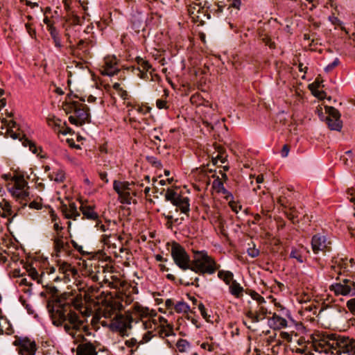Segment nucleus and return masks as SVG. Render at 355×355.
<instances>
[{
  "label": "nucleus",
  "instance_id": "obj_33",
  "mask_svg": "<svg viewBox=\"0 0 355 355\" xmlns=\"http://www.w3.org/2000/svg\"><path fill=\"white\" fill-rule=\"evenodd\" d=\"M100 289L97 286H90L87 288L85 290V298H87L89 300L94 301L95 300H97V303H100L102 300V294L103 292H101V294L98 295V293H99Z\"/></svg>",
  "mask_w": 355,
  "mask_h": 355
},
{
  "label": "nucleus",
  "instance_id": "obj_35",
  "mask_svg": "<svg viewBox=\"0 0 355 355\" xmlns=\"http://www.w3.org/2000/svg\"><path fill=\"white\" fill-rule=\"evenodd\" d=\"M216 155H213L211 162L214 165L217 164L218 162L221 164H225L227 162V155L225 150L220 146L216 147Z\"/></svg>",
  "mask_w": 355,
  "mask_h": 355
},
{
  "label": "nucleus",
  "instance_id": "obj_21",
  "mask_svg": "<svg viewBox=\"0 0 355 355\" xmlns=\"http://www.w3.org/2000/svg\"><path fill=\"white\" fill-rule=\"evenodd\" d=\"M103 76H112L119 71L117 59L114 56H107L100 69Z\"/></svg>",
  "mask_w": 355,
  "mask_h": 355
},
{
  "label": "nucleus",
  "instance_id": "obj_48",
  "mask_svg": "<svg viewBox=\"0 0 355 355\" xmlns=\"http://www.w3.org/2000/svg\"><path fill=\"white\" fill-rule=\"evenodd\" d=\"M189 347L190 344L187 340L180 338L176 343L177 350L180 353L187 352Z\"/></svg>",
  "mask_w": 355,
  "mask_h": 355
},
{
  "label": "nucleus",
  "instance_id": "obj_55",
  "mask_svg": "<svg viewBox=\"0 0 355 355\" xmlns=\"http://www.w3.org/2000/svg\"><path fill=\"white\" fill-rule=\"evenodd\" d=\"M340 161L346 166L351 165L354 162L352 151H347L345 155L340 157Z\"/></svg>",
  "mask_w": 355,
  "mask_h": 355
},
{
  "label": "nucleus",
  "instance_id": "obj_28",
  "mask_svg": "<svg viewBox=\"0 0 355 355\" xmlns=\"http://www.w3.org/2000/svg\"><path fill=\"white\" fill-rule=\"evenodd\" d=\"M64 35L68 42L73 45V43L80 37V26H63Z\"/></svg>",
  "mask_w": 355,
  "mask_h": 355
},
{
  "label": "nucleus",
  "instance_id": "obj_41",
  "mask_svg": "<svg viewBox=\"0 0 355 355\" xmlns=\"http://www.w3.org/2000/svg\"><path fill=\"white\" fill-rule=\"evenodd\" d=\"M48 124L58 134H62V135H65L68 132L67 131L63 130L62 128H61L62 121L60 119H57V118H55V117H53V119H48Z\"/></svg>",
  "mask_w": 355,
  "mask_h": 355
},
{
  "label": "nucleus",
  "instance_id": "obj_52",
  "mask_svg": "<svg viewBox=\"0 0 355 355\" xmlns=\"http://www.w3.org/2000/svg\"><path fill=\"white\" fill-rule=\"evenodd\" d=\"M159 328V334L162 337H166L173 334V325H165L164 327H160Z\"/></svg>",
  "mask_w": 355,
  "mask_h": 355
},
{
  "label": "nucleus",
  "instance_id": "obj_62",
  "mask_svg": "<svg viewBox=\"0 0 355 355\" xmlns=\"http://www.w3.org/2000/svg\"><path fill=\"white\" fill-rule=\"evenodd\" d=\"M198 309L203 318L207 322L213 323V321L210 319V315L207 314L205 306L202 302H200L198 304Z\"/></svg>",
  "mask_w": 355,
  "mask_h": 355
},
{
  "label": "nucleus",
  "instance_id": "obj_53",
  "mask_svg": "<svg viewBox=\"0 0 355 355\" xmlns=\"http://www.w3.org/2000/svg\"><path fill=\"white\" fill-rule=\"evenodd\" d=\"M43 22L46 25L47 30L49 32L50 35L58 32V30L54 26V22L52 21L49 17L45 16Z\"/></svg>",
  "mask_w": 355,
  "mask_h": 355
},
{
  "label": "nucleus",
  "instance_id": "obj_19",
  "mask_svg": "<svg viewBox=\"0 0 355 355\" xmlns=\"http://www.w3.org/2000/svg\"><path fill=\"white\" fill-rule=\"evenodd\" d=\"M268 314H272L270 311H268L267 309L262 306V304H257V309H254L252 306H250L245 311V315L252 322L256 323L266 318H268Z\"/></svg>",
  "mask_w": 355,
  "mask_h": 355
},
{
  "label": "nucleus",
  "instance_id": "obj_51",
  "mask_svg": "<svg viewBox=\"0 0 355 355\" xmlns=\"http://www.w3.org/2000/svg\"><path fill=\"white\" fill-rule=\"evenodd\" d=\"M212 187L218 193H227V190L223 185V182L218 177L214 180Z\"/></svg>",
  "mask_w": 355,
  "mask_h": 355
},
{
  "label": "nucleus",
  "instance_id": "obj_39",
  "mask_svg": "<svg viewBox=\"0 0 355 355\" xmlns=\"http://www.w3.org/2000/svg\"><path fill=\"white\" fill-rule=\"evenodd\" d=\"M337 308L334 305H323L320 309L318 316L320 318L332 317L336 315Z\"/></svg>",
  "mask_w": 355,
  "mask_h": 355
},
{
  "label": "nucleus",
  "instance_id": "obj_42",
  "mask_svg": "<svg viewBox=\"0 0 355 355\" xmlns=\"http://www.w3.org/2000/svg\"><path fill=\"white\" fill-rule=\"evenodd\" d=\"M141 322L143 327L148 331L156 329L158 327L157 316H152L149 318H147Z\"/></svg>",
  "mask_w": 355,
  "mask_h": 355
},
{
  "label": "nucleus",
  "instance_id": "obj_18",
  "mask_svg": "<svg viewBox=\"0 0 355 355\" xmlns=\"http://www.w3.org/2000/svg\"><path fill=\"white\" fill-rule=\"evenodd\" d=\"M331 242L322 234H318L314 235L311 239V248L315 254L320 252H327L331 250Z\"/></svg>",
  "mask_w": 355,
  "mask_h": 355
},
{
  "label": "nucleus",
  "instance_id": "obj_13",
  "mask_svg": "<svg viewBox=\"0 0 355 355\" xmlns=\"http://www.w3.org/2000/svg\"><path fill=\"white\" fill-rule=\"evenodd\" d=\"M135 60L138 65L136 69V74L141 79L155 80L153 76V72L155 71V69H153L150 62L140 57H137Z\"/></svg>",
  "mask_w": 355,
  "mask_h": 355
},
{
  "label": "nucleus",
  "instance_id": "obj_3",
  "mask_svg": "<svg viewBox=\"0 0 355 355\" xmlns=\"http://www.w3.org/2000/svg\"><path fill=\"white\" fill-rule=\"evenodd\" d=\"M84 102V99L78 98L76 95H67L65 101L62 103V108L69 115L70 123L81 126L91 122L89 109Z\"/></svg>",
  "mask_w": 355,
  "mask_h": 355
},
{
  "label": "nucleus",
  "instance_id": "obj_34",
  "mask_svg": "<svg viewBox=\"0 0 355 355\" xmlns=\"http://www.w3.org/2000/svg\"><path fill=\"white\" fill-rule=\"evenodd\" d=\"M2 123L7 128V134L10 136L13 139L19 138V134L17 133L19 128L17 127V123L12 119L7 120L6 119H3Z\"/></svg>",
  "mask_w": 355,
  "mask_h": 355
},
{
  "label": "nucleus",
  "instance_id": "obj_30",
  "mask_svg": "<svg viewBox=\"0 0 355 355\" xmlns=\"http://www.w3.org/2000/svg\"><path fill=\"white\" fill-rule=\"evenodd\" d=\"M126 107H130L128 110V116L131 115L132 110H135L138 113L146 114L151 110V107L145 104H139L135 102L128 101L125 103Z\"/></svg>",
  "mask_w": 355,
  "mask_h": 355
},
{
  "label": "nucleus",
  "instance_id": "obj_59",
  "mask_svg": "<svg viewBox=\"0 0 355 355\" xmlns=\"http://www.w3.org/2000/svg\"><path fill=\"white\" fill-rule=\"evenodd\" d=\"M329 20L333 25L336 26V28L339 27L342 31H344L346 33H347L345 28L343 26L342 21L337 17L334 15L329 16Z\"/></svg>",
  "mask_w": 355,
  "mask_h": 355
},
{
  "label": "nucleus",
  "instance_id": "obj_9",
  "mask_svg": "<svg viewBox=\"0 0 355 355\" xmlns=\"http://www.w3.org/2000/svg\"><path fill=\"white\" fill-rule=\"evenodd\" d=\"M164 197L166 200L170 201L176 207V211L180 210L181 213L189 217L190 200L187 196H182L172 189H168L165 193Z\"/></svg>",
  "mask_w": 355,
  "mask_h": 355
},
{
  "label": "nucleus",
  "instance_id": "obj_23",
  "mask_svg": "<svg viewBox=\"0 0 355 355\" xmlns=\"http://www.w3.org/2000/svg\"><path fill=\"white\" fill-rule=\"evenodd\" d=\"M92 268L96 269V273L92 276V280L94 282H103V277L107 276V273H112V267L110 266L107 263L105 266H101L99 263H94Z\"/></svg>",
  "mask_w": 355,
  "mask_h": 355
},
{
  "label": "nucleus",
  "instance_id": "obj_60",
  "mask_svg": "<svg viewBox=\"0 0 355 355\" xmlns=\"http://www.w3.org/2000/svg\"><path fill=\"white\" fill-rule=\"evenodd\" d=\"M281 243L282 242L279 239L272 238L270 240L271 251L272 252H277L280 249Z\"/></svg>",
  "mask_w": 355,
  "mask_h": 355
},
{
  "label": "nucleus",
  "instance_id": "obj_61",
  "mask_svg": "<svg viewBox=\"0 0 355 355\" xmlns=\"http://www.w3.org/2000/svg\"><path fill=\"white\" fill-rule=\"evenodd\" d=\"M290 257L293 258V259H295L299 263L304 262L303 257L302 255L301 252L296 248L292 249L291 254H290Z\"/></svg>",
  "mask_w": 355,
  "mask_h": 355
},
{
  "label": "nucleus",
  "instance_id": "obj_2",
  "mask_svg": "<svg viewBox=\"0 0 355 355\" xmlns=\"http://www.w3.org/2000/svg\"><path fill=\"white\" fill-rule=\"evenodd\" d=\"M312 346L319 353L355 355V338L345 335L315 332L312 335Z\"/></svg>",
  "mask_w": 355,
  "mask_h": 355
},
{
  "label": "nucleus",
  "instance_id": "obj_49",
  "mask_svg": "<svg viewBox=\"0 0 355 355\" xmlns=\"http://www.w3.org/2000/svg\"><path fill=\"white\" fill-rule=\"evenodd\" d=\"M49 177L51 180H54L57 182H62L65 178L64 173L62 170L53 171L52 173L49 175Z\"/></svg>",
  "mask_w": 355,
  "mask_h": 355
},
{
  "label": "nucleus",
  "instance_id": "obj_36",
  "mask_svg": "<svg viewBox=\"0 0 355 355\" xmlns=\"http://www.w3.org/2000/svg\"><path fill=\"white\" fill-rule=\"evenodd\" d=\"M198 345L201 349L209 352H215L218 349L219 346L218 344L214 341L213 337L206 338L201 343H198Z\"/></svg>",
  "mask_w": 355,
  "mask_h": 355
},
{
  "label": "nucleus",
  "instance_id": "obj_29",
  "mask_svg": "<svg viewBox=\"0 0 355 355\" xmlns=\"http://www.w3.org/2000/svg\"><path fill=\"white\" fill-rule=\"evenodd\" d=\"M150 176L146 175L144 180L141 181L132 182V186L135 187L137 192L141 193L143 191L146 196L149 195L150 187Z\"/></svg>",
  "mask_w": 355,
  "mask_h": 355
},
{
  "label": "nucleus",
  "instance_id": "obj_12",
  "mask_svg": "<svg viewBox=\"0 0 355 355\" xmlns=\"http://www.w3.org/2000/svg\"><path fill=\"white\" fill-rule=\"evenodd\" d=\"M329 288L336 295H355V283L347 279H343L339 282L331 285Z\"/></svg>",
  "mask_w": 355,
  "mask_h": 355
},
{
  "label": "nucleus",
  "instance_id": "obj_6",
  "mask_svg": "<svg viewBox=\"0 0 355 355\" xmlns=\"http://www.w3.org/2000/svg\"><path fill=\"white\" fill-rule=\"evenodd\" d=\"M96 309L93 320L110 321L117 316L124 309L123 305L118 300L110 299L101 301Z\"/></svg>",
  "mask_w": 355,
  "mask_h": 355
},
{
  "label": "nucleus",
  "instance_id": "obj_14",
  "mask_svg": "<svg viewBox=\"0 0 355 355\" xmlns=\"http://www.w3.org/2000/svg\"><path fill=\"white\" fill-rule=\"evenodd\" d=\"M69 238L70 236L65 235V233L52 234L51 240L57 256L61 252L69 253L71 251Z\"/></svg>",
  "mask_w": 355,
  "mask_h": 355
},
{
  "label": "nucleus",
  "instance_id": "obj_4",
  "mask_svg": "<svg viewBox=\"0 0 355 355\" xmlns=\"http://www.w3.org/2000/svg\"><path fill=\"white\" fill-rule=\"evenodd\" d=\"M2 178L7 182L8 191L12 198L21 205V207L26 206L31 198L29 187L24 179V175L15 172L12 175L5 174Z\"/></svg>",
  "mask_w": 355,
  "mask_h": 355
},
{
  "label": "nucleus",
  "instance_id": "obj_20",
  "mask_svg": "<svg viewBox=\"0 0 355 355\" xmlns=\"http://www.w3.org/2000/svg\"><path fill=\"white\" fill-rule=\"evenodd\" d=\"M132 184L128 182H114V189L119 194L122 203H130L131 196L130 187Z\"/></svg>",
  "mask_w": 355,
  "mask_h": 355
},
{
  "label": "nucleus",
  "instance_id": "obj_50",
  "mask_svg": "<svg viewBox=\"0 0 355 355\" xmlns=\"http://www.w3.org/2000/svg\"><path fill=\"white\" fill-rule=\"evenodd\" d=\"M125 345L127 347L130 348V353L132 354L137 349L139 345V341H138L136 338H132L130 339L126 340L125 341Z\"/></svg>",
  "mask_w": 355,
  "mask_h": 355
},
{
  "label": "nucleus",
  "instance_id": "obj_27",
  "mask_svg": "<svg viewBox=\"0 0 355 355\" xmlns=\"http://www.w3.org/2000/svg\"><path fill=\"white\" fill-rule=\"evenodd\" d=\"M268 326L273 329H281L287 327V320L275 313L268 318Z\"/></svg>",
  "mask_w": 355,
  "mask_h": 355
},
{
  "label": "nucleus",
  "instance_id": "obj_32",
  "mask_svg": "<svg viewBox=\"0 0 355 355\" xmlns=\"http://www.w3.org/2000/svg\"><path fill=\"white\" fill-rule=\"evenodd\" d=\"M58 270L64 275V277L67 278H69V277H74L78 273L77 270L74 267L65 261L58 262Z\"/></svg>",
  "mask_w": 355,
  "mask_h": 355
},
{
  "label": "nucleus",
  "instance_id": "obj_7",
  "mask_svg": "<svg viewBox=\"0 0 355 355\" xmlns=\"http://www.w3.org/2000/svg\"><path fill=\"white\" fill-rule=\"evenodd\" d=\"M133 318L131 315L119 313L116 318L110 321L102 320L103 326L108 327L112 331L119 333L121 336H128L129 331L132 329Z\"/></svg>",
  "mask_w": 355,
  "mask_h": 355
},
{
  "label": "nucleus",
  "instance_id": "obj_5",
  "mask_svg": "<svg viewBox=\"0 0 355 355\" xmlns=\"http://www.w3.org/2000/svg\"><path fill=\"white\" fill-rule=\"evenodd\" d=\"M193 254L190 270L196 273L213 275L220 268V264L207 251H193Z\"/></svg>",
  "mask_w": 355,
  "mask_h": 355
},
{
  "label": "nucleus",
  "instance_id": "obj_22",
  "mask_svg": "<svg viewBox=\"0 0 355 355\" xmlns=\"http://www.w3.org/2000/svg\"><path fill=\"white\" fill-rule=\"evenodd\" d=\"M85 16L80 17L74 11L67 12L63 17L64 23L62 26H82Z\"/></svg>",
  "mask_w": 355,
  "mask_h": 355
},
{
  "label": "nucleus",
  "instance_id": "obj_31",
  "mask_svg": "<svg viewBox=\"0 0 355 355\" xmlns=\"http://www.w3.org/2000/svg\"><path fill=\"white\" fill-rule=\"evenodd\" d=\"M76 355H97L96 348L92 343L80 344L77 347Z\"/></svg>",
  "mask_w": 355,
  "mask_h": 355
},
{
  "label": "nucleus",
  "instance_id": "obj_11",
  "mask_svg": "<svg viewBox=\"0 0 355 355\" xmlns=\"http://www.w3.org/2000/svg\"><path fill=\"white\" fill-rule=\"evenodd\" d=\"M19 355H35L37 346L34 340L28 337H17L13 342Z\"/></svg>",
  "mask_w": 355,
  "mask_h": 355
},
{
  "label": "nucleus",
  "instance_id": "obj_47",
  "mask_svg": "<svg viewBox=\"0 0 355 355\" xmlns=\"http://www.w3.org/2000/svg\"><path fill=\"white\" fill-rule=\"evenodd\" d=\"M218 271V277L223 280L226 284H230L233 279V273L228 270H220Z\"/></svg>",
  "mask_w": 355,
  "mask_h": 355
},
{
  "label": "nucleus",
  "instance_id": "obj_58",
  "mask_svg": "<svg viewBox=\"0 0 355 355\" xmlns=\"http://www.w3.org/2000/svg\"><path fill=\"white\" fill-rule=\"evenodd\" d=\"M213 220L214 223L218 226V227L222 232L224 228L225 220L222 218L221 215L219 213H216L214 216L213 217Z\"/></svg>",
  "mask_w": 355,
  "mask_h": 355
},
{
  "label": "nucleus",
  "instance_id": "obj_44",
  "mask_svg": "<svg viewBox=\"0 0 355 355\" xmlns=\"http://www.w3.org/2000/svg\"><path fill=\"white\" fill-rule=\"evenodd\" d=\"M243 288L236 280L232 282L230 286V292L234 297L239 298L243 295Z\"/></svg>",
  "mask_w": 355,
  "mask_h": 355
},
{
  "label": "nucleus",
  "instance_id": "obj_46",
  "mask_svg": "<svg viewBox=\"0 0 355 355\" xmlns=\"http://www.w3.org/2000/svg\"><path fill=\"white\" fill-rule=\"evenodd\" d=\"M11 331V325L8 320L0 315V334H10Z\"/></svg>",
  "mask_w": 355,
  "mask_h": 355
},
{
  "label": "nucleus",
  "instance_id": "obj_63",
  "mask_svg": "<svg viewBox=\"0 0 355 355\" xmlns=\"http://www.w3.org/2000/svg\"><path fill=\"white\" fill-rule=\"evenodd\" d=\"M313 95L318 98L322 100L326 98V93L323 90H320V88H315L310 89Z\"/></svg>",
  "mask_w": 355,
  "mask_h": 355
},
{
  "label": "nucleus",
  "instance_id": "obj_25",
  "mask_svg": "<svg viewBox=\"0 0 355 355\" xmlns=\"http://www.w3.org/2000/svg\"><path fill=\"white\" fill-rule=\"evenodd\" d=\"M83 216L81 218H87L90 220L96 221L99 218L98 214L95 211L94 207L87 204H81L80 207Z\"/></svg>",
  "mask_w": 355,
  "mask_h": 355
},
{
  "label": "nucleus",
  "instance_id": "obj_16",
  "mask_svg": "<svg viewBox=\"0 0 355 355\" xmlns=\"http://www.w3.org/2000/svg\"><path fill=\"white\" fill-rule=\"evenodd\" d=\"M133 320H143L146 318H149L152 316H157V312L153 309H150L146 306H144L139 304L138 302H136L133 304L132 307V311L130 315Z\"/></svg>",
  "mask_w": 355,
  "mask_h": 355
},
{
  "label": "nucleus",
  "instance_id": "obj_45",
  "mask_svg": "<svg viewBox=\"0 0 355 355\" xmlns=\"http://www.w3.org/2000/svg\"><path fill=\"white\" fill-rule=\"evenodd\" d=\"M103 282L107 284L108 286L113 288H118L122 284L121 280L116 275H110V278L105 276L103 277Z\"/></svg>",
  "mask_w": 355,
  "mask_h": 355
},
{
  "label": "nucleus",
  "instance_id": "obj_56",
  "mask_svg": "<svg viewBox=\"0 0 355 355\" xmlns=\"http://www.w3.org/2000/svg\"><path fill=\"white\" fill-rule=\"evenodd\" d=\"M190 101L194 105L200 106L204 102V98L200 94L196 93L191 96Z\"/></svg>",
  "mask_w": 355,
  "mask_h": 355
},
{
  "label": "nucleus",
  "instance_id": "obj_43",
  "mask_svg": "<svg viewBox=\"0 0 355 355\" xmlns=\"http://www.w3.org/2000/svg\"><path fill=\"white\" fill-rule=\"evenodd\" d=\"M174 310L178 313L186 314L187 318L189 319V313L191 312L190 307L185 302H184V301L177 302L175 303Z\"/></svg>",
  "mask_w": 355,
  "mask_h": 355
},
{
  "label": "nucleus",
  "instance_id": "obj_17",
  "mask_svg": "<svg viewBox=\"0 0 355 355\" xmlns=\"http://www.w3.org/2000/svg\"><path fill=\"white\" fill-rule=\"evenodd\" d=\"M325 111L328 114L326 118L328 127L333 130H340L342 128V121L338 110L334 107L327 106Z\"/></svg>",
  "mask_w": 355,
  "mask_h": 355
},
{
  "label": "nucleus",
  "instance_id": "obj_37",
  "mask_svg": "<svg viewBox=\"0 0 355 355\" xmlns=\"http://www.w3.org/2000/svg\"><path fill=\"white\" fill-rule=\"evenodd\" d=\"M348 259L347 258H338L335 260V265L331 266V270H334L340 275L342 273L341 270L343 271L348 270Z\"/></svg>",
  "mask_w": 355,
  "mask_h": 355
},
{
  "label": "nucleus",
  "instance_id": "obj_1",
  "mask_svg": "<svg viewBox=\"0 0 355 355\" xmlns=\"http://www.w3.org/2000/svg\"><path fill=\"white\" fill-rule=\"evenodd\" d=\"M49 312L53 324L57 327L62 326L65 332L73 338L74 343L84 338V332L89 334L88 327L71 309L70 303L55 302Z\"/></svg>",
  "mask_w": 355,
  "mask_h": 355
},
{
  "label": "nucleus",
  "instance_id": "obj_54",
  "mask_svg": "<svg viewBox=\"0 0 355 355\" xmlns=\"http://www.w3.org/2000/svg\"><path fill=\"white\" fill-rule=\"evenodd\" d=\"M22 144L24 146H28L29 147V150L31 152H33L34 154H39V153L41 151V148H37L36 146V145L35 144V143H33V141L28 140V139H24L22 141Z\"/></svg>",
  "mask_w": 355,
  "mask_h": 355
},
{
  "label": "nucleus",
  "instance_id": "obj_10",
  "mask_svg": "<svg viewBox=\"0 0 355 355\" xmlns=\"http://www.w3.org/2000/svg\"><path fill=\"white\" fill-rule=\"evenodd\" d=\"M171 256L175 264L181 269H190V257L184 248L179 243H173L171 247Z\"/></svg>",
  "mask_w": 355,
  "mask_h": 355
},
{
  "label": "nucleus",
  "instance_id": "obj_40",
  "mask_svg": "<svg viewBox=\"0 0 355 355\" xmlns=\"http://www.w3.org/2000/svg\"><path fill=\"white\" fill-rule=\"evenodd\" d=\"M13 214L12 206L8 201L2 199L0 201V216L3 218H7Z\"/></svg>",
  "mask_w": 355,
  "mask_h": 355
},
{
  "label": "nucleus",
  "instance_id": "obj_38",
  "mask_svg": "<svg viewBox=\"0 0 355 355\" xmlns=\"http://www.w3.org/2000/svg\"><path fill=\"white\" fill-rule=\"evenodd\" d=\"M71 307L73 306L76 310L79 311L82 314L88 315L91 313V310L83 306L82 297H76L71 301Z\"/></svg>",
  "mask_w": 355,
  "mask_h": 355
},
{
  "label": "nucleus",
  "instance_id": "obj_26",
  "mask_svg": "<svg viewBox=\"0 0 355 355\" xmlns=\"http://www.w3.org/2000/svg\"><path fill=\"white\" fill-rule=\"evenodd\" d=\"M62 211L66 218L78 220L80 217V211L78 210L75 203H69L68 205L62 206Z\"/></svg>",
  "mask_w": 355,
  "mask_h": 355
},
{
  "label": "nucleus",
  "instance_id": "obj_57",
  "mask_svg": "<svg viewBox=\"0 0 355 355\" xmlns=\"http://www.w3.org/2000/svg\"><path fill=\"white\" fill-rule=\"evenodd\" d=\"M246 293H248L251 297L257 302V304L261 305L266 302L265 299L256 291H250L249 292Z\"/></svg>",
  "mask_w": 355,
  "mask_h": 355
},
{
  "label": "nucleus",
  "instance_id": "obj_15",
  "mask_svg": "<svg viewBox=\"0 0 355 355\" xmlns=\"http://www.w3.org/2000/svg\"><path fill=\"white\" fill-rule=\"evenodd\" d=\"M188 14L194 23L202 25L206 17V10L201 3H191L188 6Z\"/></svg>",
  "mask_w": 355,
  "mask_h": 355
},
{
  "label": "nucleus",
  "instance_id": "obj_64",
  "mask_svg": "<svg viewBox=\"0 0 355 355\" xmlns=\"http://www.w3.org/2000/svg\"><path fill=\"white\" fill-rule=\"evenodd\" d=\"M261 40L265 44V45L268 46L270 49H275V44L273 42H272L271 38L267 35H260Z\"/></svg>",
  "mask_w": 355,
  "mask_h": 355
},
{
  "label": "nucleus",
  "instance_id": "obj_24",
  "mask_svg": "<svg viewBox=\"0 0 355 355\" xmlns=\"http://www.w3.org/2000/svg\"><path fill=\"white\" fill-rule=\"evenodd\" d=\"M282 212L293 225H297L300 223L299 217L302 213L292 203L288 205Z\"/></svg>",
  "mask_w": 355,
  "mask_h": 355
},
{
  "label": "nucleus",
  "instance_id": "obj_8",
  "mask_svg": "<svg viewBox=\"0 0 355 355\" xmlns=\"http://www.w3.org/2000/svg\"><path fill=\"white\" fill-rule=\"evenodd\" d=\"M115 226L116 223L114 222H111L110 220L105 221L104 223H103L98 218V220L96 221L95 227L97 228V230H99L101 232H105V234H103L101 236V241L108 248H116V244L112 243L110 240L111 239L116 238L120 241H121V240L123 239L121 235H117V234L114 232V227Z\"/></svg>",
  "mask_w": 355,
  "mask_h": 355
}]
</instances>
